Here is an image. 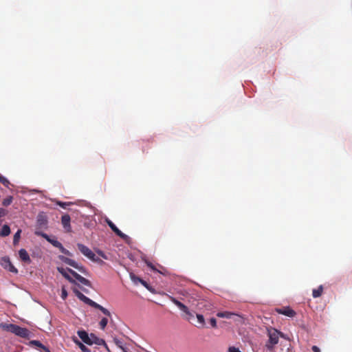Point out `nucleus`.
Here are the masks:
<instances>
[{
    "mask_svg": "<svg viewBox=\"0 0 352 352\" xmlns=\"http://www.w3.org/2000/svg\"><path fill=\"white\" fill-rule=\"evenodd\" d=\"M0 328L22 338L29 339L31 336V332L27 328L21 327L14 324L1 322L0 323Z\"/></svg>",
    "mask_w": 352,
    "mask_h": 352,
    "instance_id": "obj_1",
    "label": "nucleus"
},
{
    "mask_svg": "<svg viewBox=\"0 0 352 352\" xmlns=\"http://www.w3.org/2000/svg\"><path fill=\"white\" fill-rule=\"evenodd\" d=\"M73 291L75 295L83 302L91 306V307L100 310L104 315L111 317V313L106 308L103 307L100 305L98 304L97 302H94L89 298L87 297L78 289H74Z\"/></svg>",
    "mask_w": 352,
    "mask_h": 352,
    "instance_id": "obj_2",
    "label": "nucleus"
},
{
    "mask_svg": "<svg viewBox=\"0 0 352 352\" xmlns=\"http://www.w3.org/2000/svg\"><path fill=\"white\" fill-rule=\"evenodd\" d=\"M73 291L75 295L83 302L91 306V307L100 310L104 315L111 317V313L106 308L103 307L100 305L98 304L97 302H94L89 298L87 297L78 289H74Z\"/></svg>",
    "mask_w": 352,
    "mask_h": 352,
    "instance_id": "obj_3",
    "label": "nucleus"
},
{
    "mask_svg": "<svg viewBox=\"0 0 352 352\" xmlns=\"http://www.w3.org/2000/svg\"><path fill=\"white\" fill-rule=\"evenodd\" d=\"M267 336L269 337V340L266 343L265 346L268 350L272 351L274 346L278 344L279 337H283V334L278 330L271 328L267 329Z\"/></svg>",
    "mask_w": 352,
    "mask_h": 352,
    "instance_id": "obj_4",
    "label": "nucleus"
},
{
    "mask_svg": "<svg viewBox=\"0 0 352 352\" xmlns=\"http://www.w3.org/2000/svg\"><path fill=\"white\" fill-rule=\"evenodd\" d=\"M77 247L79 250V251L86 257H87L89 259H90L92 261L94 262H98L101 260L96 256V255L86 245L78 243Z\"/></svg>",
    "mask_w": 352,
    "mask_h": 352,
    "instance_id": "obj_5",
    "label": "nucleus"
},
{
    "mask_svg": "<svg viewBox=\"0 0 352 352\" xmlns=\"http://www.w3.org/2000/svg\"><path fill=\"white\" fill-rule=\"evenodd\" d=\"M58 258L63 263L74 267L75 269L78 270L80 272L84 274H87V270L83 266L78 265L74 260H72L69 258H67L62 255H60Z\"/></svg>",
    "mask_w": 352,
    "mask_h": 352,
    "instance_id": "obj_6",
    "label": "nucleus"
},
{
    "mask_svg": "<svg viewBox=\"0 0 352 352\" xmlns=\"http://www.w3.org/2000/svg\"><path fill=\"white\" fill-rule=\"evenodd\" d=\"M169 298L176 306H177V307L181 311H182L186 314V319L187 320L190 321L191 318L194 317L193 314L191 312H190L188 308L185 305H184L183 303H182L180 301L177 300L173 296H170Z\"/></svg>",
    "mask_w": 352,
    "mask_h": 352,
    "instance_id": "obj_7",
    "label": "nucleus"
},
{
    "mask_svg": "<svg viewBox=\"0 0 352 352\" xmlns=\"http://www.w3.org/2000/svg\"><path fill=\"white\" fill-rule=\"evenodd\" d=\"M0 264L6 270L14 274L18 273L17 269L12 264L10 258L7 256L1 258Z\"/></svg>",
    "mask_w": 352,
    "mask_h": 352,
    "instance_id": "obj_8",
    "label": "nucleus"
},
{
    "mask_svg": "<svg viewBox=\"0 0 352 352\" xmlns=\"http://www.w3.org/2000/svg\"><path fill=\"white\" fill-rule=\"evenodd\" d=\"M106 222L110 227V228L122 239H123L126 242H127L130 239V238L126 234L122 232L111 220L107 219Z\"/></svg>",
    "mask_w": 352,
    "mask_h": 352,
    "instance_id": "obj_9",
    "label": "nucleus"
},
{
    "mask_svg": "<svg viewBox=\"0 0 352 352\" xmlns=\"http://www.w3.org/2000/svg\"><path fill=\"white\" fill-rule=\"evenodd\" d=\"M275 311L279 314H282L289 318H293L296 316V311L289 307H283L280 308H276Z\"/></svg>",
    "mask_w": 352,
    "mask_h": 352,
    "instance_id": "obj_10",
    "label": "nucleus"
},
{
    "mask_svg": "<svg viewBox=\"0 0 352 352\" xmlns=\"http://www.w3.org/2000/svg\"><path fill=\"white\" fill-rule=\"evenodd\" d=\"M67 270L69 271V274H71L80 283L88 287H91V283L88 279L82 277L72 269H67Z\"/></svg>",
    "mask_w": 352,
    "mask_h": 352,
    "instance_id": "obj_11",
    "label": "nucleus"
},
{
    "mask_svg": "<svg viewBox=\"0 0 352 352\" xmlns=\"http://www.w3.org/2000/svg\"><path fill=\"white\" fill-rule=\"evenodd\" d=\"M35 234L42 236L43 238L46 239L49 243H50L53 246H54L56 248H58L59 245H60L61 243H60L58 241H57L55 239L51 238L49 235H47V234H45L44 232L36 231Z\"/></svg>",
    "mask_w": 352,
    "mask_h": 352,
    "instance_id": "obj_12",
    "label": "nucleus"
},
{
    "mask_svg": "<svg viewBox=\"0 0 352 352\" xmlns=\"http://www.w3.org/2000/svg\"><path fill=\"white\" fill-rule=\"evenodd\" d=\"M70 221V216L67 214L63 215L61 217L62 225L63 228L68 232L71 230Z\"/></svg>",
    "mask_w": 352,
    "mask_h": 352,
    "instance_id": "obj_13",
    "label": "nucleus"
},
{
    "mask_svg": "<svg viewBox=\"0 0 352 352\" xmlns=\"http://www.w3.org/2000/svg\"><path fill=\"white\" fill-rule=\"evenodd\" d=\"M68 268H63L62 267H58L57 270L59 273H60L64 278H65L67 280H69L72 283H76L75 280H74L70 275L69 274Z\"/></svg>",
    "mask_w": 352,
    "mask_h": 352,
    "instance_id": "obj_14",
    "label": "nucleus"
},
{
    "mask_svg": "<svg viewBox=\"0 0 352 352\" xmlns=\"http://www.w3.org/2000/svg\"><path fill=\"white\" fill-rule=\"evenodd\" d=\"M78 336L80 337V338L87 344L91 345L92 342L90 339V336L88 335V333L85 331H78L77 332Z\"/></svg>",
    "mask_w": 352,
    "mask_h": 352,
    "instance_id": "obj_15",
    "label": "nucleus"
},
{
    "mask_svg": "<svg viewBox=\"0 0 352 352\" xmlns=\"http://www.w3.org/2000/svg\"><path fill=\"white\" fill-rule=\"evenodd\" d=\"M19 255L20 259L28 264H30L31 263V259L30 258V256L28 253V252L25 249H21L19 252Z\"/></svg>",
    "mask_w": 352,
    "mask_h": 352,
    "instance_id": "obj_16",
    "label": "nucleus"
},
{
    "mask_svg": "<svg viewBox=\"0 0 352 352\" xmlns=\"http://www.w3.org/2000/svg\"><path fill=\"white\" fill-rule=\"evenodd\" d=\"M90 339H91V341L92 342V344H96L98 345H103L105 346V348L107 349H108L107 345L103 339L99 338L92 333L90 335Z\"/></svg>",
    "mask_w": 352,
    "mask_h": 352,
    "instance_id": "obj_17",
    "label": "nucleus"
},
{
    "mask_svg": "<svg viewBox=\"0 0 352 352\" xmlns=\"http://www.w3.org/2000/svg\"><path fill=\"white\" fill-rule=\"evenodd\" d=\"M232 319L237 324H245L246 318L243 316L238 314L234 313Z\"/></svg>",
    "mask_w": 352,
    "mask_h": 352,
    "instance_id": "obj_18",
    "label": "nucleus"
},
{
    "mask_svg": "<svg viewBox=\"0 0 352 352\" xmlns=\"http://www.w3.org/2000/svg\"><path fill=\"white\" fill-rule=\"evenodd\" d=\"M196 316L197 318V324H195V326L199 329L204 328L206 324L204 316L202 314H197Z\"/></svg>",
    "mask_w": 352,
    "mask_h": 352,
    "instance_id": "obj_19",
    "label": "nucleus"
},
{
    "mask_svg": "<svg viewBox=\"0 0 352 352\" xmlns=\"http://www.w3.org/2000/svg\"><path fill=\"white\" fill-rule=\"evenodd\" d=\"M30 346H35L38 348L42 349L43 350L49 352L48 349L44 346L40 341L38 340H31L29 342Z\"/></svg>",
    "mask_w": 352,
    "mask_h": 352,
    "instance_id": "obj_20",
    "label": "nucleus"
},
{
    "mask_svg": "<svg viewBox=\"0 0 352 352\" xmlns=\"http://www.w3.org/2000/svg\"><path fill=\"white\" fill-rule=\"evenodd\" d=\"M234 315V312L230 311H220L217 314V316L219 318H232Z\"/></svg>",
    "mask_w": 352,
    "mask_h": 352,
    "instance_id": "obj_21",
    "label": "nucleus"
},
{
    "mask_svg": "<svg viewBox=\"0 0 352 352\" xmlns=\"http://www.w3.org/2000/svg\"><path fill=\"white\" fill-rule=\"evenodd\" d=\"M323 292V287L320 285L317 289H313L312 296L314 298H316L320 297Z\"/></svg>",
    "mask_w": 352,
    "mask_h": 352,
    "instance_id": "obj_22",
    "label": "nucleus"
},
{
    "mask_svg": "<svg viewBox=\"0 0 352 352\" xmlns=\"http://www.w3.org/2000/svg\"><path fill=\"white\" fill-rule=\"evenodd\" d=\"M10 233V228L8 225H4L0 232L1 236H8Z\"/></svg>",
    "mask_w": 352,
    "mask_h": 352,
    "instance_id": "obj_23",
    "label": "nucleus"
},
{
    "mask_svg": "<svg viewBox=\"0 0 352 352\" xmlns=\"http://www.w3.org/2000/svg\"><path fill=\"white\" fill-rule=\"evenodd\" d=\"M47 223V219H45V217L44 216H43V215H38V216L37 223L40 226H46Z\"/></svg>",
    "mask_w": 352,
    "mask_h": 352,
    "instance_id": "obj_24",
    "label": "nucleus"
},
{
    "mask_svg": "<svg viewBox=\"0 0 352 352\" xmlns=\"http://www.w3.org/2000/svg\"><path fill=\"white\" fill-rule=\"evenodd\" d=\"M13 200V197L12 196H8V197L5 198L3 200L2 205L3 206H10Z\"/></svg>",
    "mask_w": 352,
    "mask_h": 352,
    "instance_id": "obj_25",
    "label": "nucleus"
},
{
    "mask_svg": "<svg viewBox=\"0 0 352 352\" xmlns=\"http://www.w3.org/2000/svg\"><path fill=\"white\" fill-rule=\"evenodd\" d=\"M113 342L116 344L117 346H118L120 349H121L124 352H126L125 349L124 348V346H123V342L121 340L115 338H113Z\"/></svg>",
    "mask_w": 352,
    "mask_h": 352,
    "instance_id": "obj_26",
    "label": "nucleus"
},
{
    "mask_svg": "<svg viewBox=\"0 0 352 352\" xmlns=\"http://www.w3.org/2000/svg\"><path fill=\"white\" fill-rule=\"evenodd\" d=\"M0 183H1L6 187H8L10 184L9 180L1 175H0Z\"/></svg>",
    "mask_w": 352,
    "mask_h": 352,
    "instance_id": "obj_27",
    "label": "nucleus"
},
{
    "mask_svg": "<svg viewBox=\"0 0 352 352\" xmlns=\"http://www.w3.org/2000/svg\"><path fill=\"white\" fill-rule=\"evenodd\" d=\"M21 230H19L14 235V237H13V243L15 245L19 241V239L21 237Z\"/></svg>",
    "mask_w": 352,
    "mask_h": 352,
    "instance_id": "obj_28",
    "label": "nucleus"
},
{
    "mask_svg": "<svg viewBox=\"0 0 352 352\" xmlns=\"http://www.w3.org/2000/svg\"><path fill=\"white\" fill-rule=\"evenodd\" d=\"M57 248H58L63 254L67 256H72V253L69 250L65 249L61 243L60 245H59Z\"/></svg>",
    "mask_w": 352,
    "mask_h": 352,
    "instance_id": "obj_29",
    "label": "nucleus"
},
{
    "mask_svg": "<svg viewBox=\"0 0 352 352\" xmlns=\"http://www.w3.org/2000/svg\"><path fill=\"white\" fill-rule=\"evenodd\" d=\"M107 323H108V320L107 318H102V320H100V322L99 323L100 329L102 330L104 329Z\"/></svg>",
    "mask_w": 352,
    "mask_h": 352,
    "instance_id": "obj_30",
    "label": "nucleus"
},
{
    "mask_svg": "<svg viewBox=\"0 0 352 352\" xmlns=\"http://www.w3.org/2000/svg\"><path fill=\"white\" fill-rule=\"evenodd\" d=\"M67 297V292L64 286L61 288V298L65 300Z\"/></svg>",
    "mask_w": 352,
    "mask_h": 352,
    "instance_id": "obj_31",
    "label": "nucleus"
},
{
    "mask_svg": "<svg viewBox=\"0 0 352 352\" xmlns=\"http://www.w3.org/2000/svg\"><path fill=\"white\" fill-rule=\"evenodd\" d=\"M78 344L80 349L82 350V351L90 352V350L86 346H85L83 344H82L80 342H78Z\"/></svg>",
    "mask_w": 352,
    "mask_h": 352,
    "instance_id": "obj_32",
    "label": "nucleus"
},
{
    "mask_svg": "<svg viewBox=\"0 0 352 352\" xmlns=\"http://www.w3.org/2000/svg\"><path fill=\"white\" fill-rule=\"evenodd\" d=\"M131 278L135 280L137 279L139 282H140L144 286L147 287V283L144 280L141 279L140 278L135 277L134 275L131 276Z\"/></svg>",
    "mask_w": 352,
    "mask_h": 352,
    "instance_id": "obj_33",
    "label": "nucleus"
},
{
    "mask_svg": "<svg viewBox=\"0 0 352 352\" xmlns=\"http://www.w3.org/2000/svg\"><path fill=\"white\" fill-rule=\"evenodd\" d=\"M57 204L60 206L61 208H66V206H69L71 204V203L69 202H62V201H58L57 203Z\"/></svg>",
    "mask_w": 352,
    "mask_h": 352,
    "instance_id": "obj_34",
    "label": "nucleus"
},
{
    "mask_svg": "<svg viewBox=\"0 0 352 352\" xmlns=\"http://www.w3.org/2000/svg\"><path fill=\"white\" fill-rule=\"evenodd\" d=\"M209 322L212 327L217 328V320L214 318H210Z\"/></svg>",
    "mask_w": 352,
    "mask_h": 352,
    "instance_id": "obj_35",
    "label": "nucleus"
},
{
    "mask_svg": "<svg viewBox=\"0 0 352 352\" xmlns=\"http://www.w3.org/2000/svg\"><path fill=\"white\" fill-rule=\"evenodd\" d=\"M145 263H146V265L148 267H150L151 270H153V271L157 270L156 268L155 267V266L150 261H146Z\"/></svg>",
    "mask_w": 352,
    "mask_h": 352,
    "instance_id": "obj_36",
    "label": "nucleus"
},
{
    "mask_svg": "<svg viewBox=\"0 0 352 352\" xmlns=\"http://www.w3.org/2000/svg\"><path fill=\"white\" fill-rule=\"evenodd\" d=\"M228 352H241V351L238 348H236L234 346H230L228 349Z\"/></svg>",
    "mask_w": 352,
    "mask_h": 352,
    "instance_id": "obj_37",
    "label": "nucleus"
},
{
    "mask_svg": "<svg viewBox=\"0 0 352 352\" xmlns=\"http://www.w3.org/2000/svg\"><path fill=\"white\" fill-rule=\"evenodd\" d=\"M6 214V210L2 208H0V218L4 217Z\"/></svg>",
    "mask_w": 352,
    "mask_h": 352,
    "instance_id": "obj_38",
    "label": "nucleus"
},
{
    "mask_svg": "<svg viewBox=\"0 0 352 352\" xmlns=\"http://www.w3.org/2000/svg\"><path fill=\"white\" fill-rule=\"evenodd\" d=\"M312 351L314 352H320V349L317 346H312Z\"/></svg>",
    "mask_w": 352,
    "mask_h": 352,
    "instance_id": "obj_39",
    "label": "nucleus"
},
{
    "mask_svg": "<svg viewBox=\"0 0 352 352\" xmlns=\"http://www.w3.org/2000/svg\"><path fill=\"white\" fill-rule=\"evenodd\" d=\"M102 256H103L104 258H105V256H104V254L102 252H100L99 253Z\"/></svg>",
    "mask_w": 352,
    "mask_h": 352,
    "instance_id": "obj_40",
    "label": "nucleus"
}]
</instances>
